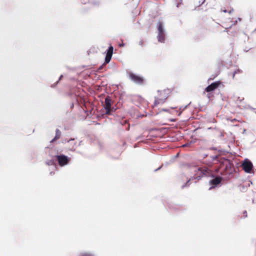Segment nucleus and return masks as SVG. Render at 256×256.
<instances>
[{"label": "nucleus", "mask_w": 256, "mask_h": 256, "mask_svg": "<svg viewBox=\"0 0 256 256\" xmlns=\"http://www.w3.org/2000/svg\"><path fill=\"white\" fill-rule=\"evenodd\" d=\"M164 110L165 111V112H168V110Z\"/></svg>", "instance_id": "obj_22"}, {"label": "nucleus", "mask_w": 256, "mask_h": 256, "mask_svg": "<svg viewBox=\"0 0 256 256\" xmlns=\"http://www.w3.org/2000/svg\"><path fill=\"white\" fill-rule=\"evenodd\" d=\"M222 180V178L221 177L217 176V177L215 178H214L212 180L210 181V184L212 185L216 186V185L219 184L220 183Z\"/></svg>", "instance_id": "obj_9"}, {"label": "nucleus", "mask_w": 256, "mask_h": 256, "mask_svg": "<svg viewBox=\"0 0 256 256\" xmlns=\"http://www.w3.org/2000/svg\"><path fill=\"white\" fill-rule=\"evenodd\" d=\"M171 92L170 89L166 88L158 91V95L155 97L154 104V106H157L159 104H163L167 99Z\"/></svg>", "instance_id": "obj_1"}, {"label": "nucleus", "mask_w": 256, "mask_h": 256, "mask_svg": "<svg viewBox=\"0 0 256 256\" xmlns=\"http://www.w3.org/2000/svg\"><path fill=\"white\" fill-rule=\"evenodd\" d=\"M220 11L222 12H224L225 13H228V14H230L232 12H233L234 9L230 6H228L226 7H224V8H221Z\"/></svg>", "instance_id": "obj_10"}, {"label": "nucleus", "mask_w": 256, "mask_h": 256, "mask_svg": "<svg viewBox=\"0 0 256 256\" xmlns=\"http://www.w3.org/2000/svg\"><path fill=\"white\" fill-rule=\"evenodd\" d=\"M129 128H130V126H128V130H129Z\"/></svg>", "instance_id": "obj_27"}, {"label": "nucleus", "mask_w": 256, "mask_h": 256, "mask_svg": "<svg viewBox=\"0 0 256 256\" xmlns=\"http://www.w3.org/2000/svg\"><path fill=\"white\" fill-rule=\"evenodd\" d=\"M56 157V158L59 165L61 166L66 165L70 161V158L64 154L57 155Z\"/></svg>", "instance_id": "obj_4"}, {"label": "nucleus", "mask_w": 256, "mask_h": 256, "mask_svg": "<svg viewBox=\"0 0 256 256\" xmlns=\"http://www.w3.org/2000/svg\"><path fill=\"white\" fill-rule=\"evenodd\" d=\"M84 2V4H86V2H85V0H83Z\"/></svg>", "instance_id": "obj_24"}, {"label": "nucleus", "mask_w": 256, "mask_h": 256, "mask_svg": "<svg viewBox=\"0 0 256 256\" xmlns=\"http://www.w3.org/2000/svg\"><path fill=\"white\" fill-rule=\"evenodd\" d=\"M80 256H93L92 254L88 252L82 253Z\"/></svg>", "instance_id": "obj_14"}, {"label": "nucleus", "mask_w": 256, "mask_h": 256, "mask_svg": "<svg viewBox=\"0 0 256 256\" xmlns=\"http://www.w3.org/2000/svg\"><path fill=\"white\" fill-rule=\"evenodd\" d=\"M181 114V112L178 114V116H180Z\"/></svg>", "instance_id": "obj_26"}, {"label": "nucleus", "mask_w": 256, "mask_h": 256, "mask_svg": "<svg viewBox=\"0 0 256 256\" xmlns=\"http://www.w3.org/2000/svg\"><path fill=\"white\" fill-rule=\"evenodd\" d=\"M247 217V212L246 210H244L242 213V216H241V218H246Z\"/></svg>", "instance_id": "obj_16"}, {"label": "nucleus", "mask_w": 256, "mask_h": 256, "mask_svg": "<svg viewBox=\"0 0 256 256\" xmlns=\"http://www.w3.org/2000/svg\"><path fill=\"white\" fill-rule=\"evenodd\" d=\"M158 32H164L163 26L162 22H158Z\"/></svg>", "instance_id": "obj_13"}, {"label": "nucleus", "mask_w": 256, "mask_h": 256, "mask_svg": "<svg viewBox=\"0 0 256 256\" xmlns=\"http://www.w3.org/2000/svg\"><path fill=\"white\" fill-rule=\"evenodd\" d=\"M84 2V4H86V2H85V0H83Z\"/></svg>", "instance_id": "obj_25"}, {"label": "nucleus", "mask_w": 256, "mask_h": 256, "mask_svg": "<svg viewBox=\"0 0 256 256\" xmlns=\"http://www.w3.org/2000/svg\"><path fill=\"white\" fill-rule=\"evenodd\" d=\"M164 33L158 32V41L160 42H164Z\"/></svg>", "instance_id": "obj_11"}, {"label": "nucleus", "mask_w": 256, "mask_h": 256, "mask_svg": "<svg viewBox=\"0 0 256 256\" xmlns=\"http://www.w3.org/2000/svg\"><path fill=\"white\" fill-rule=\"evenodd\" d=\"M222 82L220 81L215 82L210 85L208 86L205 88V92H210L215 90L221 84Z\"/></svg>", "instance_id": "obj_7"}, {"label": "nucleus", "mask_w": 256, "mask_h": 256, "mask_svg": "<svg viewBox=\"0 0 256 256\" xmlns=\"http://www.w3.org/2000/svg\"><path fill=\"white\" fill-rule=\"evenodd\" d=\"M208 170V169L206 167L196 168L194 178L199 180L204 176H207L209 174Z\"/></svg>", "instance_id": "obj_3"}, {"label": "nucleus", "mask_w": 256, "mask_h": 256, "mask_svg": "<svg viewBox=\"0 0 256 256\" xmlns=\"http://www.w3.org/2000/svg\"><path fill=\"white\" fill-rule=\"evenodd\" d=\"M84 2V4H86V2H85V0H83Z\"/></svg>", "instance_id": "obj_23"}, {"label": "nucleus", "mask_w": 256, "mask_h": 256, "mask_svg": "<svg viewBox=\"0 0 256 256\" xmlns=\"http://www.w3.org/2000/svg\"><path fill=\"white\" fill-rule=\"evenodd\" d=\"M140 44L141 46H143V40H142L140 42Z\"/></svg>", "instance_id": "obj_20"}, {"label": "nucleus", "mask_w": 256, "mask_h": 256, "mask_svg": "<svg viewBox=\"0 0 256 256\" xmlns=\"http://www.w3.org/2000/svg\"><path fill=\"white\" fill-rule=\"evenodd\" d=\"M60 136H61V132H60V131L58 129H56V136L54 138V139H52L51 140L50 142H52L56 140H57L59 139L60 138Z\"/></svg>", "instance_id": "obj_12"}, {"label": "nucleus", "mask_w": 256, "mask_h": 256, "mask_svg": "<svg viewBox=\"0 0 256 256\" xmlns=\"http://www.w3.org/2000/svg\"><path fill=\"white\" fill-rule=\"evenodd\" d=\"M74 140H72L68 141V142H73Z\"/></svg>", "instance_id": "obj_21"}, {"label": "nucleus", "mask_w": 256, "mask_h": 256, "mask_svg": "<svg viewBox=\"0 0 256 256\" xmlns=\"http://www.w3.org/2000/svg\"><path fill=\"white\" fill-rule=\"evenodd\" d=\"M242 72V70H238L236 71H235L234 72L233 74H232V78H234V76H235V74L238 72V73H240Z\"/></svg>", "instance_id": "obj_17"}, {"label": "nucleus", "mask_w": 256, "mask_h": 256, "mask_svg": "<svg viewBox=\"0 0 256 256\" xmlns=\"http://www.w3.org/2000/svg\"><path fill=\"white\" fill-rule=\"evenodd\" d=\"M113 50H114V48L112 46H110L108 48V49L107 51L106 56L105 58V62H104L106 64H108L110 62V60L112 58V55Z\"/></svg>", "instance_id": "obj_8"}, {"label": "nucleus", "mask_w": 256, "mask_h": 256, "mask_svg": "<svg viewBox=\"0 0 256 256\" xmlns=\"http://www.w3.org/2000/svg\"><path fill=\"white\" fill-rule=\"evenodd\" d=\"M106 64L105 62L102 64V65L101 66H100L98 68V72H101V70H102L103 68L106 64Z\"/></svg>", "instance_id": "obj_15"}, {"label": "nucleus", "mask_w": 256, "mask_h": 256, "mask_svg": "<svg viewBox=\"0 0 256 256\" xmlns=\"http://www.w3.org/2000/svg\"><path fill=\"white\" fill-rule=\"evenodd\" d=\"M243 170L246 172H250L252 167V164L250 161L248 159H246L242 164Z\"/></svg>", "instance_id": "obj_6"}, {"label": "nucleus", "mask_w": 256, "mask_h": 256, "mask_svg": "<svg viewBox=\"0 0 256 256\" xmlns=\"http://www.w3.org/2000/svg\"><path fill=\"white\" fill-rule=\"evenodd\" d=\"M112 100L110 96H107L104 100V108L106 114L110 115L112 113L116 110L114 107H112Z\"/></svg>", "instance_id": "obj_2"}, {"label": "nucleus", "mask_w": 256, "mask_h": 256, "mask_svg": "<svg viewBox=\"0 0 256 256\" xmlns=\"http://www.w3.org/2000/svg\"><path fill=\"white\" fill-rule=\"evenodd\" d=\"M190 180V179L189 180H187L186 183L185 184L182 185V188H184L186 186V185L189 182Z\"/></svg>", "instance_id": "obj_18"}, {"label": "nucleus", "mask_w": 256, "mask_h": 256, "mask_svg": "<svg viewBox=\"0 0 256 256\" xmlns=\"http://www.w3.org/2000/svg\"><path fill=\"white\" fill-rule=\"evenodd\" d=\"M128 76L136 84H142L144 82V78L142 77L137 76L132 72H129Z\"/></svg>", "instance_id": "obj_5"}, {"label": "nucleus", "mask_w": 256, "mask_h": 256, "mask_svg": "<svg viewBox=\"0 0 256 256\" xmlns=\"http://www.w3.org/2000/svg\"><path fill=\"white\" fill-rule=\"evenodd\" d=\"M182 3V0H179V2L176 4V6L178 7L179 5Z\"/></svg>", "instance_id": "obj_19"}]
</instances>
